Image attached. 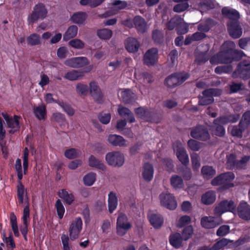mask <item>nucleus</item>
Returning <instances> with one entry per match:
<instances>
[{
  "instance_id": "6e6d98bb",
  "label": "nucleus",
  "mask_w": 250,
  "mask_h": 250,
  "mask_svg": "<svg viewBox=\"0 0 250 250\" xmlns=\"http://www.w3.org/2000/svg\"><path fill=\"white\" fill-rule=\"evenodd\" d=\"M179 172L181 174L185 180L188 181L191 178L192 172L191 169L187 166L180 168Z\"/></svg>"
},
{
  "instance_id": "393cba45",
  "label": "nucleus",
  "mask_w": 250,
  "mask_h": 250,
  "mask_svg": "<svg viewBox=\"0 0 250 250\" xmlns=\"http://www.w3.org/2000/svg\"><path fill=\"white\" fill-rule=\"evenodd\" d=\"M33 112L36 117L39 120H45L46 116V107L44 104L34 106Z\"/></svg>"
},
{
  "instance_id": "72a5a7b5",
  "label": "nucleus",
  "mask_w": 250,
  "mask_h": 250,
  "mask_svg": "<svg viewBox=\"0 0 250 250\" xmlns=\"http://www.w3.org/2000/svg\"><path fill=\"white\" fill-rule=\"evenodd\" d=\"M83 76V74L82 72L72 70L67 72L64 76V78L69 81H73L80 79Z\"/></svg>"
},
{
  "instance_id": "412c9836",
  "label": "nucleus",
  "mask_w": 250,
  "mask_h": 250,
  "mask_svg": "<svg viewBox=\"0 0 250 250\" xmlns=\"http://www.w3.org/2000/svg\"><path fill=\"white\" fill-rule=\"evenodd\" d=\"M184 240L181 234L178 232L172 233L169 237L170 244L175 249H179L182 246L183 241Z\"/></svg>"
},
{
  "instance_id": "603ef678",
  "label": "nucleus",
  "mask_w": 250,
  "mask_h": 250,
  "mask_svg": "<svg viewBox=\"0 0 250 250\" xmlns=\"http://www.w3.org/2000/svg\"><path fill=\"white\" fill-rule=\"evenodd\" d=\"M164 34L161 31L157 29L153 31L152 38L154 42L161 43L164 41Z\"/></svg>"
},
{
  "instance_id": "f3484780",
  "label": "nucleus",
  "mask_w": 250,
  "mask_h": 250,
  "mask_svg": "<svg viewBox=\"0 0 250 250\" xmlns=\"http://www.w3.org/2000/svg\"><path fill=\"white\" fill-rule=\"evenodd\" d=\"M245 55L243 51L242 50L229 48L225 51V63H230L233 61H239Z\"/></svg>"
},
{
  "instance_id": "5701e85b",
  "label": "nucleus",
  "mask_w": 250,
  "mask_h": 250,
  "mask_svg": "<svg viewBox=\"0 0 250 250\" xmlns=\"http://www.w3.org/2000/svg\"><path fill=\"white\" fill-rule=\"evenodd\" d=\"M125 46L128 52L134 53L138 51L140 43L136 39L128 38L125 41Z\"/></svg>"
},
{
  "instance_id": "c756f323",
  "label": "nucleus",
  "mask_w": 250,
  "mask_h": 250,
  "mask_svg": "<svg viewBox=\"0 0 250 250\" xmlns=\"http://www.w3.org/2000/svg\"><path fill=\"white\" fill-rule=\"evenodd\" d=\"M121 97L125 104H130L134 101V94L129 89H125L121 92Z\"/></svg>"
},
{
  "instance_id": "a878e982",
  "label": "nucleus",
  "mask_w": 250,
  "mask_h": 250,
  "mask_svg": "<svg viewBox=\"0 0 250 250\" xmlns=\"http://www.w3.org/2000/svg\"><path fill=\"white\" fill-rule=\"evenodd\" d=\"M58 195L68 205H71L75 201L74 195L72 193H68L65 188L60 190L58 192Z\"/></svg>"
},
{
  "instance_id": "4468645a",
  "label": "nucleus",
  "mask_w": 250,
  "mask_h": 250,
  "mask_svg": "<svg viewBox=\"0 0 250 250\" xmlns=\"http://www.w3.org/2000/svg\"><path fill=\"white\" fill-rule=\"evenodd\" d=\"M89 92L97 103L101 104L104 103V94L96 82L89 83Z\"/></svg>"
},
{
  "instance_id": "4c0bfd02",
  "label": "nucleus",
  "mask_w": 250,
  "mask_h": 250,
  "mask_svg": "<svg viewBox=\"0 0 250 250\" xmlns=\"http://www.w3.org/2000/svg\"><path fill=\"white\" fill-rule=\"evenodd\" d=\"M78 33V27L76 25H71L68 27L64 34L63 39L67 41L71 38H73L77 35Z\"/></svg>"
},
{
  "instance_id": "338daca9",
  "label": "nucleus",
  "mask_w": 250,
  "mask_h": 250,
  "mask_svg": "<svg viewBox=\"0 0 250 250\" xmlns=\"http://www.w3.org/2000/svg\"><path fill=\"white\" fill-rule=\"evenodd\" d=\"M69 45L76 49H83L84 47V43L80 39H75L69 42Z\"/></svg>"
},
{
  "instance_id": "6e6552de",
  "label": "nucleus",
  "mask_w": 250,
  "mask_h": 250,
  "mask_svg": "<svg viewBox=\"0 0 250 250\" xmlns=\"http://www.w3.org/2000/svg\"><path fill=\"white\" fill-rule=\"evenodd\" d=\"M226 212H230L233 213L236 212V206L232 200H222L214 209V213L217 216L221 215Z\"/></svg>"
},
{
  "instance_id": "6ab92c4d",
  "label": "nucleus",
  "mask_w": 250,
  "mask_h": 250,
  "mask_svg": "<svg viewBox=\"0 0 250 250\" xmlns=\"http://www.w3.org/2000/svg\"><path fill=\"white\" fill-rule=\"evenodd\" d=\"M151 225L155 229H160L164 224V218L160 214L152 213L148 215Z\"/></svg>"
},
{
  "instance_id": "7c9ffc66",
  "label": "nucleus",
  "mask_w": 250,
  "mask_h": 250,
  "mask_svg": "<svg viewBox=\"0 0 250 250\" xmlns=\"http://www.w3.org/2000/svg\"><path fill=\"white\" fill-rule=\"evenodd\" d=\"M237 162L236 155L234 153L230 154L227 156L226 168L229 170H237Z\"/></svg>"
},
{
  "instance_id": "13d9d810",
  "label": "nucleus",
  "mask_w": 250,
  "mask_h": 250,
  "mask_svg": "<svg viewBox=\"0 0 250 250\" xmlns=\"http://www.w3.org/2000/svg\"><path fill=\"white\" fill-rule=\"evenodd\" d=\"M250 160V156L245 155L238 160L237 170L245 169L247 163Z\"/></svg>"
},
{
  "instance_id": "a211bd4d",
  "label": "nucleus",
  "mask_w": 250,
  "mask_h": 250,
  "mask_svg": "<svg viewBox=\"0 0 250 250\" xmlns=\"http://www.w3.org/2000/svg\"><path fill=\"white\" fill-rule=\"evenodd\" d=\"M236 212L241 219L245 221L250 220V206L247 202L241 201L237 207L236 208Z\"/></svg>"
},
{
  "instance_id": "c03bdc74",
  "label": "nucleus",
  "mask_w": 250,
  "mask_h": 250,
  "mask_svg": "<svg viewBox=\"0 0 250 250\" xmlns=\"http://www.w3.org/2000/svg\"><path fill=\"white\" fill-rule=\"evenodd\" d=\"M47 13V9L42 3L35 5L32 16H44Z\"/></svg>"
},
{
  "instance_id": "f03ea898",
  "label": "nucleus",
  "mask_w": 250,
  "mask_h": 250,
  "mask_svg": "<svg viewBox=\"0 0 250 250\" xmlns=\"http://www.w3.org/2000/svg\"><path fill=\"white\" fill-rule=\"evenodd\" d=\"M235 175L232 172L221 173L213 178L211 181L212 186H222L223 190L227 189L234 187L232 181L234 179Z\"/></svg>"
},
{
  "instance_id": "49530a36",
  "label": "nucleus",
  "mask_w": 250,
  "mask_h": 250,
  "mask_svg": "<svg viewBox=\"0 0 250 250\" xmlns=\"http://www.w3.org/2000/svg\"><path fill=\"white\" fill-rule=\"evenodd\" d=\"M176 31L178 35L185 34L188 31V25L184 22L183 19L181 17V21H179Z\"/></svg>"
},
{
  "instance_id": "bb28decb",
  "label": "nucleus",
  "mask_w": 250,
  "mask_h": 250,
  "mask_svg": "<svg viewBox=\"0 0 250 250\" xmlns=\"http://www.w3.org/2000/svg\"><path fill=\"white\" fill-rule=\"evenodd\" d=\"M216 200V194L213 191L209 190L206 192L201 196L202 203L206 205L212 204Z\"/></svg>"
},
{
  "instance_id": "dca6fc26",
  "label": "nucleus",
  "mask_w": 250,
  "mask_h": 250,
  "mask_svg": "<svg viewBox=\"0 0 250 250\" xmlns=\"http://www.w3.org/2000/svg\"><path fill=\"white\" fill-rule=\"evenodd\" d=\"M83 222L81 218H76L71 223L69 232L70 239L74 241L79 237V234L82 229Z\"/></svg>"
},
{
  "instance_id": "20e7f679",
  "label": "nucleus",
  "mask_w": 250,
  "mask_h": 250,
  "mask_svg": "<svg viewBox=\"0 0 250 250\" xmlns=\"http://www.w3.org/2000/svg\"><path fill=\"white\" fill-rule=\"evenodd\" d=\"M189 77L187 73H174L165 79L164 84L168 88H174L182 84Z\"/></svg>"
},
{
  "instance_id": "bf43d9fd",
  "label": "nucleus",
  "mask_w": 250,
  "mask_h": 250,
  "mask_svg": "<svg viewBox=\"0 0 250 250\" xmlns=\"http://www.w3.org/2000/svg\"><path fill=\"white\" fill-rule=\"evenodd\" d=\"M64 155L69 159H73L79 156V151L75 148H71L66 149L64 152Z\"/></svg>"
},
{
  "instance_id": "052dcab7",
  "label": "nucleus",
  "mask_w": 250,
  "mask_h": 250,
  "mask_svg": "<svg viewBox=\"0 0 250 250\" xmlns=\"http://www.w3.org/2000/svg\"><path fill=\"white\" fill-rule=\"evenodd\" d=\"M187 144L188 147L194 151L199 150L201 147L202 143L193 139L189 140Z\"/></svg>"
},
{
  "instance_id": "f8f14e48",
  "label": "nucleus",
  "mask_w": 250,
  "mask_h": 250,
  "mask_svg": "<svg viewBox=\"0 0 250 250\" xmlns=\"http://www.w3.org/2000/svg\"><path fill=\"white\" fill-rule=\"evenodd\" d=\"M161 205L170 210H174L177 207V202L174 196L170 193L162 192L159 195Z\"/></svg>"
},
{
  "instance_id": "0eeeda50",
  "label": "nucleus",
  "mask_w": 250,
  "mask_h": 250,
  "mask_svg": "<svg viewBox=\"0 0 250 250\" xmlns=\"http://www.w3.org/2000/svg\"><path fill=\"white\" fill-rule=\"evenodd\" d=\"M227 17L229 19V21L227 24L229 35L233 39L240 38L242 34V28L238 21L240 17Z\"/></svg>"
},
{
  "instance_id": "0e129e2a",
  "label": "nucleus",
  "mask_w": 250,
  "mask_h": 250,
  "mask_svg": "<svg viewBox=\"0 0 250 250\" xmlns=\"http://www.w3.org/2000/svg\"><path fill=\"white\" fill-rule=\"evenodd\" d=\"M61 241L63 246V250H71L72 246L69 244V239L67 235L62 234L61 235Z\"/></svg>"
},
{
  "instance_id": "aec40b11",
  "label": "nucleus",
  "mask_w": 250,
  "mask_h": 250,
  "mask_svg": "<svg viewBox=\"0 0 250 250\" xmlns=\"http://www.w3.org/2000/svg\"><path fill=\"white\" fill-rule=\"evenodd\" d=\"M201 225L205 229H213L219 225L216 219L212 216H204L201 219Z\"/></svg>"
},
{
  "instance_id": "1a4fd4ad",
  "label": "nucleus",
  "mask_w": 250,
  "mask_h": 250,
  "mask_svg": "<svg viewBox=\"0 0 250 250\" xmlns=\"http://www.w3.org/2000/svg\"><path fill=\"white\" fill-rule=\"evenodd\" d=\"M173 148L177 159L184 166L189 164L188 155L186 149L182 146L180 141H176L173 145Z\"/></svg>"
},
{
  "instance_id": "774afa93",
  "label": "nucleus",
  "mask_w": 250,
  "mask_h": 250,
  "mask_svg": "<svg viewBox=\"0 0 250 250\" xmlns=\"http://www.w3.org/2000/svg\"><path fill=\"white\" fill-rule=\"evenodd\" d=\"M77 92L83 95H86L88 92L89 88L87 85L78 83L76 86Z\"/></svg>"
},
{
  "instance_id": "423d86ee",
  "label": "nucleus",
  "mask_w": 250,
  "mask_h": 250,
  "mask_svg": "<svg viewBox=\"0 0 250 250\" xmlns=\"http://www.w3.org/2000/svg\"><path fill=\"white\" fill-rule=\"evenodd\" d=\"M232 77L233 78H240L243 80L250 78V61L243 60L237 66L236 70L233 72Z\"/></svg>"
},
{
  "instance_id": "8fccbe9b",
  "label": "nucleus",
  "mask_w": 250,
  "mask_h": 250,
  "mask_svg": "<svg viewBox=\"0 0 250 250\" xmlns=\"http://www.w3.org/2000/svg\"><path fill=\"white\" fill-rule=\"evenodd\" d=\"M57 104L62 108L63 110L69 116H72L75 113L73 108L68 104L58 101Z\"/></svg>"
},
{
  "instance_id": "39448f33",
  "label": "nucleus",
  "mask_w": 250,
  "mask_h": 250,
  "mask_svg": "<svg viewBox=\"0 0 250 250\" xmlns=\"http://www.w3.org/2000/svg\"><path fill=\"white\" fill-rule=\"evenodd\" d=\"M131 223L128 222V217L124 213H119L116 222V233L120 236H123L126 234L127 231L131 229Z\"/></svg>"
},
{
  "instance_id": "9b49d317",
  "label": "nucleus",
  "mask_w": 250,
  "mask_h": 250,
  "mask_svg": "<svg viewBox=\"0 0 250 250\" xmlns=\"http://www.w3.org/2000/svg\"><path fill=\"white\" fill-rule=\"evenodd\" d=\"M190 136L194 139L202 141H206L210 138V134L207 127L202 125H197L192 128L190 131Z\"/></svg>"
},
{
  "instance_id": "2f4dec72",
  "label": "nucleus",
  "mask_w": 250,
  "mask_h": 250,
  "mask_svg": "<svg viewBox=\"0 0 250 250\" xmlns=\"http://www.w3.org/2000/svg\"><path fill=\"white\" fill-rule=\"evenodd\" d=\"M247 129L242 125H240L239 123L238 125H233L230 128V134L233 137L238 138H241L243 137V132Z\"/></svg>"
},
{
  "instance_id": "a19ab883",
  "label": "nucleus",
  "mask_w": 250,
  "mask_h": 250,
  "mask_svg": "<svg viewBox=\"0 0 250 250\" xmlns=\"http://www.w3.org/2000/svg\"><path fill=\"white\" fill-rule=\"evenodd\" d=\"M211 128L213 131L214 134L218 137H224L226 133V130L225 127L218 123L217 124H213L211 126Z\"/></svg>"
},
{
  "instance_id": "f704fd0d",
  "label": "nucleus",
  "mask_w": 250,
  "mask_h": 250,
  "mask_svg": "<svg viewBox=\"0 0 250 250\" xmlns=\"http://www.w3.org/2000/svg\"><path fill=\"white\" fill-rule=\"evenodd\" d=\"M26 192V189L22 184L21 181H18V184L17 186V195L18 202L20 204H22L24 200V194Z\"/></svg>"
},
{
  "instance_id": "864d4df0",
  "label": "nucleus",
  "mask_w": 250,
  "mask_h": 250,
  "mask_svg": "<svg viewBox=\"0 0 250 250\" xmlns=\"http://www.w3.org/2000/svg\"><path fill=\"white\" fill-rule=\"evenodd\" d=\"M181 21V17H173L167 22V28L169 30L177 29L178 23Z\"/></svg>"
},
{
  "instance_id": "ddd939ff",
  "label": "nucleus",
  "mask_w": 250,
  "mask_h": 250,
  "mask_svg": "<svg viewBox=\"0 0 250 250\" xmlns=\"http://www.w3.org/2000/svg\"><path fill=\"white\" fill-rule=\"evenodd\" d=\"M158 60V50L156 48H152L145 53L143 61L145 64L148 66H153Z\"/></svg>"
},
{
  "instance_id": "5fc2aeb1",
  "label": "nucleus",
  "mask_w": 250,
  "mask_h": 250,
  "mask_svg": "<svg viewBox=\"0 0 250 250\" xmlns=\"http://www.w3.org/2000/svg\"><path fill=\"white\" fill-rule=\"evenodd\" d=\"M239 123L240 125H242L247 128H248L250 125V110H247L243 114Z\"/></svg>"
},
{
  "instance_id": "a18cd8bd",
  "label": "nucleus",
  "mask_w": 250,
  "mask_h": 250,
  "mask_svg": "<svg viewBox=\"0 0 250 250\" xmlns=\"http://www.w3.org/2000/svg\"><path fill=\"white\" fill-rule=\"evenodd\" d=\"M97 34L101 39L108 40L111 37L112 32L110 29L104 28L98 30Z\"/></svg>"
},
{
  "instance_id": "58836bf2",
  "label": "nucleus",
  "mask_w": 250,
  "mask_h": 250,
  "mask_svg": "<svg viewBox=\"0 0 250 250\" xmlns=\"http://www.w3.org/2000/svg\"><path fill=\"white\" fill-rule=\"evenodd\" d=\"M170 184L174 188H180L184 185L183 180L180 176L173 175L170 178Z\"/></svg>"
},
{
  "instance_id": "e433bc0d",
  "label": "nucleus",
  "mask_w": 250,
  "mask_h": 250,
  "mask_svg": "<svg viewBox=\"0 0 250 250\" xmlns=\"http://www.w3.org/2000/svg\"><path fill=\"white\" fill-rule=\"evenodd\" d=\"M20 117L15 115L13 118L7 117L5 118L8 127L11 128H16L19 130L20 128L19 119Z\"/></svg>"
},
{
  "instance_id": "de8ad7c7",
  "label": "nucleus",
  "mask_w": 250,
  "mask_h": 250,
  "mask_svg": "<svg viewBox=\"0 0 250 250\" xmlns=\"http://www.w3.org/2000/svg\"><path fill=\"white\" fill-rule=\"evenodd\" d=\"M26 40L28 44L31 46H35L41 43L40 37L36 33L30 35Z\"/></svg>"
},
{
  "instance_id": "4d7b16f0",
  "label": "nucleus",
  "mask_w": 250,
  "mask_h": 250,
  "mask_svg": "<svg viewBox=\"0 0 250 250\" xmlns=\"http://www.w3.org/2000/svg\"><path fill=\"white\" fill-rule=\"evenodd\" d=\"M29 150L27 147H25L23 154V168L24 174H26L28 167Z\"/></svg>"
},
{
  "instance_id": "3c124183",
  "label": "nucleus",
  "mask_w": 250,
  "mask_h": 250,
  "mask_svg": "<svg viewBox=\"0 0 250 250\" xmlns=\"http://www.w3.org/2000/svg\"><path fill=\"white\" fill-rule=\"evenodd\" d=\"M96 174L90 172L85 175L83 178V183L87 186H92L96 181Z\"/></svg>"
},
{
  "instance_id": "473e14b6",
  "label": "nucleus",
  "mask_w": 250,
  "mask_h": 250,
  "mask_svg": "<svg viewBox=\"0 0 250 250\" xmlns=\"http://www.w3.org/2000/svg\"><path fill=\"white\" fill-rule=\"evenodd\" d=\"M201 172L204 178L210 179L215 175L216 170L211 166H205L202 167Z\"/></svg>"
},
{
  "instance_id": "09e8293b",
  "label": "nucleus",
  "mask_w": 250,
  "mask_h": 250,
  "mask_svg": "<svg viewBox=\"0 0 250 250\" xmlns=\"http://www.w3.org/2000/svg\"><path fill=\"white\" fill-rule=\"evenodd\" d=\"M55 207L56 209L58 216L60 219H62L64 212L65 208L60 199H57L56 201Z\"/></svg>"
},
{
  "instance_id": "ea45409f",
  "label": "nucleus",
  "mask_w": 250,
  "mask_h": 250,
  "mask_svg": "<svg viewBox=\"0 0 250 250\" xmlns=\"http://www.w3.org/2000/svg\"><path fill=\"white\" fill-rule=\"evenodd\" d=\"M231 242L232 241L229 239L223 238L214 243L213 246L210 248L209 250H219L225 246H227L229 243Z\"/></svg>"
},
{
  "instance_id": "cd10ccee",
  "label": "nucleus",
  "mask_w": 250,
  "mask_h": 250,
  "mask_svg": "<svg viewBox=\"0 0 250 250\" xmlns=\"http://www.w3.org/2000/svg\"><path fill=\"white\" fill-rule=\"evenodd\" d=\"M118 205V199L115 193L110 191L108 194V211L111 213L116 209Z\"/></svg>"
},
{
  "instance_id": "37998d69",
  "label": "nucleus",
  "mask_w": 250,
  "mask_h": 250,
  "mask_svg": "<svg viewBox=\"0 0 250 250\" xmlns=\"http://www.w3.org/2000/svg\"><path fill=\"white\" fill-rule=\"evenodd\" d=\"M3 241L6 243L8 250H13L16 248V244L12 233L11 232L9 236L7 237L5 232H3Z\"/></svg>"
},
{
  "instance_id": "c9c22d12",
  "label": "nucleus",
  "mask_w": 250,
  "mask_h": 250,
  "mask_svg": "<svg viewBox=\"0 0 250 250\" xmlns=\"http://www.w3.org/2000/svg\"><path fill=\"white\" fill-rule=\"evenodd\" d=\"M134 22L139 32L144 33L146 31V22L142 17H134Z\"/></svg>"
},
{
  "instance_id": "69168bd1",
  "label": "nucleus",
  "mask_w": 250,
  "mask_h": 250,
  "mask_svg": "<svg viewBox=\"0 0 250 250\" xmlns=\"http://www.w3.org/2000/svg\"><path fill=\"white\" fill-rule=\"evenodd\" d=\"M193 234V228L191 226H188L184 228L182 232V237L185 241L189 239Z\"/></svg>"
},
{
  "instance_id": "f257e3e1",
  "label": "nucleus",
  "mask_w": 250,
  "mask_h": 250,
  "mask_svg": "<svg viewBox=\"0 0 250 250\" xmlns=\"http://www.w3.org/2000/svg\"><path fill=\"white\" fill-rule=\"evenodd\" d=\"M136 116L146 122L158 124L162 119V114L158 111L140 106L134 109Z\"/></svg>"
},
{
  "instance_id": "680f3d73",
  "label": "nucleus",
  "mask_w": 250,
  "mask_h": 250,
  "mask_svg": "<svg viewBox=\"0 0 250 250\" xmlns=\"http://www.w3.org/2000/svg\"><path fill=\"white\" fill-rule=\"evenodd\" d=\"M192 166L193 170H196L200 167V158L196 153H193L190 155Z\"/></svg>"
},
{
  "instance_id": "b1692460",
  "label": "nucleus",
  "mask_w": 250,
  "mask_h": 250,
  "mask_svg": "<svg viewBox=\"0 0 250 250\" xmlns=\"http://www.w3.org/2000/svg\"><path fill=\"white\" fill-rule=\"evenodd\" d=\"M108 141L113 146L122 147L125 146V139L122 136L116 134L109 135Z\"/></svg>"
},
{
  "instance_id": "79ce46f5",
  "label": "nucleus",
  "mask_w": 250,
  "mask_h": 250,
  "mask_svg": "<svg viewBox=\"0 0 250 250\" xmlns=\"http://www.w3.org/2000/svg\"><path fill=\"white\" fill-rule=\"evenodd\" d=\"M10 224L15 236L19 237L20 234L18 229L17 217L14 212L10 214Z\"/></svg>"
},
{
  "instance_id": "7ed1b4c3",
  "label": "nucleus",
  "mask_w": 250,
  "mask_h": 250,
  "mask_svg": "<svg viewBox=\"0 0 250 250\" xmlns=\"http://www.w3.org/2000/svg\"><path fill=\"white\" fill-rule=\"evenodd\" d=\"M203 96H198L199 104L200 105H207L213 103V97L220 96L222 90L219 88H210L206 89L202 92Z\"/></svg>"
},
{
  "instance_id": "c85d7f7f",
  "label": "nucleus",
  "mask_w": 250,
  "mask_h": 250,
  "mask_svg": "<svg viewBox=\"0 0 250 250\" xmlns=\"http://www.w3.org/2000/svg\"><path fill=\"white\" fill-rule=\"evenodd\" d=\"M88 164L91 167H95L103 171H104L106 169V167L103 162L97 159L92 155L89 158Z\"/></svg>"
},
{
  "instance_id": "4be33fe9",
  "label": "nucleus",
  "mask_w": 250,
  "mask_h": 250,
  "mask_svg": "<svg viewBox=\"0 0 250 250\" xmlns=\"http://www.w3.org/2000/svg\"><path fill=\"white\" fill-rule=\"evenodd\" d=\"M154 168L152 165L146 163L143 166V177L146 181H150L153 178Z\"/></svg>"
},
{
  "instance_id": "e2e57ef3",
  "label": "nucleus",
  "mask_w": 250,
  "mask_h": 250,
  "mask_svg": "<svg viewBox=\"0 0 250 250\" xmlns=\"http://www.w3.org/2000/svg\"><path fill=\"white\" fill-rule=\"evenodd\" d=\"M15 167L17 174L18 181H21L23 178L21 160L18 158L15 162Z\"/></svg>"
},
{
  "instance_id": "9d476101",
  "label": "nucleus",
  "mask_w": 250,
  "mask_h": 250,
  "mask_svg": "<svg viewBox=\"0 0 250 250\" xmlns=\"http://www.w3.org/2000/svg\"><path fill=\"white\" fill-rule=\"evenodd\" d=\"M105 160L109 166L120 167L124 163V157L119 151H112L106 154Z\"/></svg>"
},
{
  "instance_id": "2eb2a0df",
  "label": "nucleus",
  "mask_w": 250,
  "mask_h": 250,
  "mask_svg": "<svg viewBox=\"0 0 250 250\" xmlns=\"http://www.w3.org/2000/svg\"><path fill=\"white\" fill-rule=\"evenodd\" d=\"M64 64L72 68H79L88 65L89 61L85 57H73L66 60Z\"/></svg>"
}]
</instances>
